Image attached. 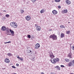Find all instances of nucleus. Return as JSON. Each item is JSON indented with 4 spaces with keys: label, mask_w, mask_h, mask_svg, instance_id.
I'll list each match as a JSON object with an SVG mask.
<instances>
[{
    "label": "nucleus",
    "mask_w": 74,
    "mask_h": 74,
    "mask_svg": "<svg viewBox=\"0 0 74 74\" xmlns=\"http://www.w3.org/2000/svg\"><path fill=\"white\" fill-rule=\"evenodd\" d=\"M3 20H5V17L4 16L2 17V18Z\"/></svg>",
    "instance_id": "nucleus-28"
},
{
    "label": "nucleus",
    "mask_w": 74,
    "mask_h": 74,
    "mask_svg": "<svg viewBox=\"0 0 74 74\" xmlns=\"http://www.w3.org/2000/svg\"><path fill=\"white\" fill-rule=\"evenodd\" d=\"M52 13L53 14H54V15H56V14H58V12H57L56 10H54L52 11Z\"/></svg>",
    "instance_id": "nucleus-12"
},
{
    "label": "nucleus",
    "mask_w": 74,
    "mask_h": 74,
    "mask_svg": "<svg viewBox=\"0 0 74 74\" xmlns=\"http://www.w3.org/2000/svg\"><path fill=\"white\" fill-rule=\"evenodd\" d=\"M27 37L28 38H31V36H30V35H28Z\"/></svg>",
    "instance_id": "nucleus-27"
},
{
    "label": "nucleus",
    "mask_w": 74,
    "mask_h": 74,
    "mask_svg": "<svg viewBox=\"0 0 74 74\" xmlns=\"http://www.w3.org/2000/svg\"><path fill=\"white\" fill-rule=\"evenodd\" d=\"M7 55L9 56H11L12 55V54L11 53H8L7 54Z\"/></svg>",
    "instance_id": "nucleus-20"
},
{
    "label": "nucleus",
    "mask_w": 74,
    "mask_h": 74,
    "mask_svg": "<svg viewBox=\"0 0 74 74\" xmlns=\"http://www.w3.org/2000/svg\"><path fill=\"white\" fill-rule=\"evenodd\" d=\"M32 60L33 61H34V60H35V58H33V59H32Z\"/></svg>",
    "instance_id": "nucleus-33"
},
{
    "label": "nucleus",
    "mask_w": 74,
    "mask_h": 74,
    "mask_svg": "<svg viewBox=\"0 0 74 74\" xmlns=\"http://www.w3.org/2000/svg\"><path fill=\"white\" fill-rule=\"evenodd\" d=\"M5 16L7 18H8L9 17V16H10V15L9 14H6L5 15Z\"/></svg>",
    "instance_id": "nucleus-26"
},
{
    "label": "nucleus",
    "mask_w": 74,
    "mask_h": 74,
    "mask_svg": "<svg viewBox=\"0 0 74 74\" xmlns=\"http://www.w3.org/2000/svg\"><path fill=\"white\" fill-rule=\"evenodd\" d=\"M37 26V24H35V27H36Z\"/></svg>",
    "instance_id": "nucleus-45"
},
{
    "label": "nucleus",
    "mask_w": 74,
    "mask_h": 74,
    "mask_svg": "<svg viewBox=\"0 0 74 74\" xmlns=\"http://www.w3.org/2000/svg\"><path fill=\"white\" fill-rule=\"evenodd\" d=\"M36 29L38 31H40V30H41V27L40 26H37L36 27Z\"/></svg>",
    "instance_id": "nucleus-16"
},
{
    "label": "nucleus",
    "mask_w": 74,
    "mask_h": 74,
    "mask_svg": "<svg viewBox=\"0 0 74 74\" xmlns=\"http://www.w3.org/2000/svg\"><path fill=\"white\" fill-rule=\"evenodd\" d=\"M15 23H15V22H12L10 23V26H12V25H14L15 24Z\"/></svg>",
    "instance_id": "nucleus-19"
},
{
    "label": "nucleus",
    "mask_w": 74,
    "mask_h": 74,
    "mask_svg": "<svg viewBox=\"0 0 74 74\" xmlns=\"http://www.w3.org/2000/svg\"><path fill=\"white\" fill-rule=\"evenodd\" d=\"M65 60L66 62H69V59H67V58L65 59Z\"/></svg>",
    "instance_id": "nucleus-21"
},
{
    "label": "nucleus",
    "mask_w": 74,
    "mask_h": 74,
    "mask_svg": "<svg viewBox=\"0 0 74 74\" xmlns=\"http://www.w3.org/2000/svg\"><path fill=\"white\" fill-rule=\"evenodd\" d=\"M12 68H13V69H16V67L14 65L13 66H12Z\"/></svg>",
    "instance_id": "nucleus-32"
},
{
    "label": "nucleus",
    "mask_w": 74,
    "mask_h": 74,
    "mask_svg": "<svg viewBox=\"0 0 74 74\" xmlns=\"http://www.w3.org/2000/svg\"><path fill=\"white\" fill-rule=\"evenodd\" d=\"M64 36L65 35L63 33H61L60 35V37L61 38H63V37H64Z\"/></svg>",
    "instance_id": "nucleus-18"
},
{
    "label": "nucleus",
    "mask_w": 74,
    "mask_h": 74,
    "mask_svg": "<svg viewBox=\"0 0 74 74\" xmlns=\"http://www.w3.org/2000/svg\"><path fill=\"white\" fill-rule=\"evenodd\" d=\"M72 49H73V50L74 51V45H73V46L72 47Z\"/></svg>",
    "instance_id": "nucleus-37"
},
{
    "label": "nucleus",
    "mask_w": 74,
    "mask_h": 74,
    "mask_svg": "<svg viewBox=\"0 0 74 74\" xmlns=\"http://www.w3.org/2000/svg\"><path fill=\"white\" fill-rule=\"evenodd\" d=\"M60 27L62 29V28H65V27H64V26L63 25H60Z\"/></svg>",
    "instance_id": "nucleus-24"
},
{
    "label": "nucleus",
    "mask_w": 74,
    "mask_h": 74,
    "mask_svg": "<svg viewBox=\"0 0 74 74\" xmlns=\"http://www.w3.org/2000/svg\"><path fill=\"white\" fill-rule=\"evenodd\" d=\"M11 42L10 41H9L8 42V43H11Z\"/></svg>",
    "instance_id": "nucleus-41"
},
{
    "label": "nucleus",
    "mask_w": 74,
    "mask_h": 74,
    "mask_svg": "<svg viewBox=\"0 0 74 74\" xmlns=\"http://www.w3.org/2000/svg\"><path fill=\"white\" fill-rule=\"evenodd\" d=\"M68 66H69V67H71L72 66H73L74 64H73L72 63V62H70L68 64Z\"/></svg>",
    "instance_id": "nucleus-10"
},
{
    "label": "nucleus",
    "mask_w": 74,
    "mask_h": 74,
    "mask_svg": "<svg viewBox=\"0 0 74 74\" xmlns=\"http://www.w3.org/2000/svg\"><path fill=\"white\" fill-rule=\"evenodd\" d=\"M36 0H32V1L33 3H34V2H35V1H36Z\"/></svg>",
    "instance_id": "nucleus-35"
},
{
    "label": "nucleus",
    "mask_w": 74,
    "mask_h": 74,
    "mask_svg": "<svg viewBox=\"0 0 74 74\" xmlns=\"http://www.w3.org/2000/svg\"><path fill=\"white\" fill-rule=\"evenodd\" d=\"M69 23H70V22H69Z\"/></svg>",
    "instance_id": "nucleus-51"
},
{
    "label": "nucleus",
    "mask_w": 74,
    "mask_h": 74,
    "mask_svg": "<svg viewBox=\"0 0 74 74\" xmlns=\"http://www.w3.org/2000/svg\"><path fill=\"white\" fill-rule=\"evenodd\" d=\"M25 19L27 21H30L31 19V17L29 16H27L26 17Z\"/></svg>",
    "instance_id": "nucleus-4"
},
{
    "label": "nucleus",
    "mask_w": 74,
    "mask_h": 74,
    "mask_svg": "<svg viewBox=\"0 0 74 74\" xmlns=\"http://www.w3.org/2000/svg\"><path fill=\"white\" fill-rule=\"evenodd\" d=\"M49 38H52L53 40H57V36L55 35V34H53L50 36Z\"/></svg>",
    "instance_id": "nucleus-2"
},
{
    "label": "nucleus",
    "mask_w": 74,
    "mask_h": 74,
    "mask_svg": "<svg viewBox=\"0 0 74 74\" xmlns=\"http://www.w3.org/2000/svg\"><path fill=\"white\" fill-rule=\"evenodd\" d=\"M19 60H21V61H22V60H23V58H21L20 57V58H19Z\"/></svg>",
    "instance_id": "nucleus-29"
},
{
    "label": "nucleus",
    "mask_w": 74,
    "mask_h": 74,
    "mask_svg": "<svg viewBox=\"0 0 74 74\" xmlns=\"http://www.w3.org/2000/svg\"><path fill=\"white\" fill-rule=\"evenodd\" d=\"M40 13H41V14H42V13H44V10H41L40 11Z\"/></svg>",
    "instance_id": "nucleus-25"
},
{
    "label": "nucleus",
    "mask_w": 74,
    "mask_h": 74,
    "mask_svg": "<svg viewBox=\"0 0 74 74\" xmlns=\"http://www.w3.org/2000/svg\"><path fill=\"white\" fill-rule=\"evenodd\" d=\"M16 66H19V64H16Z\"/></svg>",
    "instance_id": "nucleus-40"
},
{
    "label": "nucleus",
    "mask_w": 74,
    "mask_h": 74,
    "mask_svg": "<svg viewBox=\"0 0 74 74\" xmlns=\"http://www.w3.org/2000/svg\"><path fill=\"white\" fill-rule=\"evenodd\" d=\"M66 4H71V1H69V0H67V1H66Z\"/></svg>",
    "instance_id": "nucleus-13"
},
{
    "label": "nucleus",
    "mask_w": 74,
    "mask_h": 74,
    "mask_svg": "<svg viewBox=\"0 0 74 74\" xmlns=\"http://www.w3.org/2000/svg\"><path fill=\"white\" fill-rule=\"evenodd\" d=\"M50 57L51 58H55V56L53 55V53L52 52H51L50 53Z\"/></svg>",
    "instance_id": "nucleus-6"
},
{
    "label": "nucleus",
    "mask_w": 74,
    "mask_h": 74,
    "mask_svg": "<svg viewBox=\"0 0 74 74\" xmlns=\"http://www.w3.org/2000/svg\"><path fill=\"white\" fill-rule=\"evenodd\" d=\"M6 32V34H7V35H11V34H9L10 33V30H9V29H7Z\"/></svg>",
    "instance_id": "nucleus-15"
},
{
    "label": "nucleus",
    "mask_w": 74,
    "mask_h": 74,
    "mask_svg": "<svg viewBox=\"0 0 74 74\" xmlns=\"http://www.w3.org/2000/svg\"><path fill=\"white\" fill-rule=\"evenodd\" d=\"M7 43H8V42H4V44H7Z\"/></svg>",
    "instance_id": "nucleus-43"
},
{
    "label": "nucleus",
    "mask_w": 74,
    "mask_h": 74,
    "mask_svg": "<svg viewBox=\"0 0 74 74\" xmlns=\"http://www.w3.org/2000/svg\"><path fill=\"white\" fill-rule=\"evenodd\" d=\"M70 74H74V73H71Z\"/></svg>",
    "instance_id": "nucleus-50"
},
{
    "label": "nucleus",
    "mask_w": 74,
    "mask_h": 74,
    "mask_svg": "<svg viewBox=\"0 0 74 74\" xmlns=\"http://www.w3.org/2000/svg\"><path fill=\"white\" fill-rule=\"evenodd\" d=\"M29 51L30 53L31 54H32L33 52H32V50H29Z\"/></svg>",
    "instance_id": "nucleus-34"
},
{
    "label": "nucleus",
    "mask_w": 74,
    "mask_h": 74,
    "mask_svg": "<svg viewBox=\"0 0 74 74\" xmlns=\"http://www.w3.org/2000/svg\"><path fill=\"white\" fill-rule=\"evenodd\" d=\"M51 62L53 64L56 63V62H59V59L57 58H52L51 60Z\"/></svg>",
    "instance_id": "nucleus-1"
},
{
    "label": "nucleus",
    "mask_w": 74,
    "mask_h": 74,
    "mask_svg": "<svg viewBox=\"0 0 74 74\" xmlns=\"http://www.w3.org/2000/svg\"><path fill=\"white\" fill-rule=\"evenodd\" d=\"M71 62H72V64H74V60H72L71 61Z\"/></svg>",
    "instance_id": "nucleus-31"
},
{
    "label": "nucleus",
    "mask_w": 74,
    "mask_h": 74,
    "mask_svg": "<svg viewBox=\"0 0 74 74\" xmlns=\"http://www.w3.org/2000/svg\"><path fill=\"white\" fill-rule=\"evenodd\" d=\"M49 30L50 31H51L52 30V29H51Z\"/></svg>",
    "instance_id": "nucleus-49"
},
{
    "label": "nucleus",
    "mask_w": 74,
    "mask_h": 74,
    "mask_svg": "<svg viewBox=\"0 0 74 74\" xmlns=\"http://www.w3.org/2000/svg\"><path fill=\"white\" fill-rule=\"evenodd\" d=\"M58 8H61V7L60 6H58Z\"/></svg>",
    "instance_id": "nucleus-39"
},
{
    "label": "nucleus",
    "mask_w": 74,
    "mask_h": 74,
    "mask_svg": "<svg viewBox=\"0 0 74 74\" xmlns=\"http://www.w3.org/2000/svg\"><path fill=\"white\" fill-rule=\"evenodd\" d=\"M16 57L17 58H18V59H19V58H20V57H19V56H16Z\"/></svg>",
    "instance_id": "nucleus-38"
},
{
    "label": "nucleus",
    "mask_w": 74,
    "mask_h": 74,
    "mask_svg": "<svg viewBox=\"0 0 74 74\" xmlns=\"http://www.w3.org/2000/svg\"><path fill=\"white\" fill-rule=\"evenodd\" d=\"M28 53H30V52L29 51V52H28Z\"/></svg>",
    "instance_id": "nucleus-48"
},
{
    "label": "nucleus",
    "mask_w": 74,
    "mask_h": 74,
    "mask_svg": "<svg viewBox=\"0 0 74 74\" xmlns=\"http://www.w3.org/2000/svg\"><path fill=\"white\" fill-rule=\"evenodd\" d=\"M50 74H55V73H53L52 72H51V73Z\"/></svg>",
    "instance_id": "nucleus-42"
},
{
    "label": "nucleus",
    "mask_w": 74,
    "mask_h": 74,
    "mask_svg": "<svg viewBox=\"0 0 74 74\" xmlns=\"http://www.w3.org/2000/svg\"><path fill=\"white\" fill-rule=\"evenodd\" d=\"M12 27H14V28H16L17 27V24L16 23L15 24H14L13 25H12V26H11Z\"/></svg>",
    "instance_id": "nucleus-14"
},
{
    "label": "nucleus",
    "mask_w": 74,
    "mask_h": 74,
    "mask_svg": "<svg viewBox=\"0 0 74 74\" xmlns=\"http://www.w3.org/2000/svg\"><path fill=\"white\" fill-rule=\"evenodd\" d=\"M72 54H71V52L69 53L68 54V55L67 56L69 57V58H72Z\"/></svg>",
    "instance_id": "nucleus-11"
},
{
    "label": "nucleus",
    "mask_w": 74,
    "mask_h": 74,
    "mask_svg": "<svg viewBox=\"0 0 74 74\" xmlns=\"http://www.w3.org/2000/svg\"><path fill=\"white\" fill-rule=\"evenodd\" d=\"M5 62L6 63H8L10 62V61L9 60V59L8 58H6L5 60Z\"/></svg>",
    "instance_id": "nucleus-7"
},
{
    "label": "nucleus",
    "mask_w": 74,
    "mask_h": 74,
    "mask_svg": "<svg viewBox=\"0 0 74 74\" xmlns=\"http://www.w3.org/2000/svg\"><path fill=\"white\" fill-rule=\"evenodd\" d=\"M24 12V10H21V14H23Z\"/></svg>",
    "instance_id": "nucleus-30"
},
{
    "label": "nucleus",
    "mask_w": 74,
    "mask_h": 74,
    "mask_svg": "<svg viewBox=\"0 0 74 74\" xmlns=\"http://www.w3.org/2000/svg\"><path fill=\"white\" fill-rule=\"evenodd\" d=\"M10 31L12 34V36H14V31L10 29Z\"/></svg>",
    "instance_id": "nucleus-8"
},
{
    "label": "nucleus",
    "mask_w": 74,
    "mask_h": 74,
    "mask_svg": "<svg viewBox=\"0 0 74 74\" xmlns=\"http://www.w3.org/2000/svg\"><path fill=\"white\" fill-rule=\"evenodd\" d=\"M40 47V45L39 43L36 44L35 46V49H38Z\"/></svg>",
    "instance_id": "nucleus-3"
},
{
    "label": "nucleus",
    "mask_w": 74,
    "mask_h": 74,
    "mask_svg": "<svg viewBox=\"0 0 74 74\" xmlns=\"http://www.w3.org/2000/svg\"><path fill=\"white\" fill-rule=\"evenodd\" d=\"M55 68L56 69H57L58 70H60V67H59V66H55Z\"/></svg>",
    "instance_id": "nucleus-17"
},
{
    "label": "nucleus",
    "mask_w": 74,
    "mask_h": 74,
    "mask_svg": "<svg viewBox=\"0 0 74 74\" xmlns=\"http://www.w3.org/2000/svg\"><path fill=\"white\" fill-rule=\"evenodd\" d=\"M0 15H1V13L0 12Z\"/></svg>",
    "instance_id": "nucleus-47"
},
{
    "label": "nucleus",
    "mask_w": 74,
    "mask_h": 74,
    "mask_svg": "<svg viewBox=\"0 0 74 74\" xmlns=\"http://www.w3.org/2000/svg\"><path fill=\"white\" fill-rule=\"evenodd\" d=\"M41 74H44V73L43 72L41 73Z\"/></svg>",
    "instance_id": "nucleus-44"
},
{
    "label": "nucleus",
    "mask_w": 74,
    "mask_h": 74,
    "mask_svg": "<svg viewBox=\"0 0 74 74\" xmlns=\"http://www.w3.org/2000/svg\"><path fill=\"white\" fill-rule=\"evenodd\" d=\"M3 12H6V11L5 10H3Z\"/></svg>",
    "instance_id": "nucleus-46"
},
{
    "label": "nucleus",
    "mask_w": 74,
    "mask_h": 74,
    "mask_svg": "<svg viewBox=\"0 0 74 74\" xmlns=\"http://www.w3.org/2000/svg\"><path fill=\"white\" fill-rule=\"evenodd\" d=\"M67 12H68V10L67 9H65L62 10V14H66V13H67Z\"/></svg>",
    "instance_id": "nucleus-5"
},
{
    "label": "nucleus",
    "mask_w": 74,
    "mask_h": 74,
    "mask_svg": "<svg viewBox=\"0 0 74 74\" xmlns=\"http://www.w3.org/2000/svg\"><path fill=\"white\" fill-rule=\"evenodd\" d=\"M60 67H64L65 66L64 65H60Z\"/></svg>",
    "instance_id": "nucleus-36"
},
{
    "label": "nucleus",
    "mask_w": 74,
    "mask_h": 74,
    "mask_svg": "<svg viewBox=\"0 0 74 74\" xmlns=\"http://www.w3.org/2000/svg\"><path fill=\"white\" fill-rule=\"evenodd\" d=\"M55 1L56 2L58 3V2H60V0H55Z\"/></svg>",
    "instance_id": "nucleus-23"
},
{
    "label": "nucleus",
    "mask_w": 74,
    "mask_h": 74,
    "mask_svg": "<svg viewBox=\"0 0 74 74\" xmlns=\"http://www.w3.org/2000/svg\"><path fill=\"white\" fill-rule=\"evenodd\" d=\"M1 29L2 31H5L6 30V27L5 26H3L1 27Z\"/></svg>",
    "instance_id": "nucleus-9"
},
{
    "label": "nucleus",
    "mask_w": 74,
    "mask_h": 74,
    "mask_svg": "<svg viewBox=\"0 0 74 74\" xmlns=\"http://www.w3.org/2000/svg\"><path fill=\"white\" fill-rule=\"evenodd\" d=\"M70 31H66V34H70Z\"/></svg>",
    "instance_id": "nucleus-22"
}]
</instances>
